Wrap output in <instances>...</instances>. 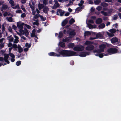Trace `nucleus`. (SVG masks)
<instances>
[{
	"label": "nucleus",
	"instance_id": "obj_1",
	"mask_svg": "<svg viewBox=\"0 0 121 121\" xmlns=\"http://www.w3.org/2000/svg\"><path fill=\"white\" fill-rule=\"evenodd\" d=\"M59 53L60 54L56 53V56L59 57L60 56V55H61L63 57H66L77 55V53L76 52L71 50H62L59 52Z\"/></svg>",
	"mask_w": 121,
	"mask_h": 121
},
{
	"label": "nucleus",
	"instance_id": "obj_2",
	"mask_svg": "<svg viewBox=\"0 0 121 121\" xmlns=\"http://www.w3.org/2000/svg\"><path fill=\"white\" fill-rule=\"evenodd\" d=\"M93 42L88 41H86L85 43L86 45H87L86 48V50L91 51L93 50L94 48V46L92 45L93 44Z\"/></svg>",
	"mask_w": 121,
	"mask_h": 121
},
{
	"label": "nucleus",
	"instance_id": "obj_3",
	"mask_svg": "<svg viewBox=\"0 0 121 121\" xmlns=\"http://www.w3.org/2000/svg\"><path fill=\"white\" fill-rule=\"evenodd\" d=\"M71 29L70 28H68V30L67 33L68 34H69L70 37V38H71L75 36L76 35V32H75V30H72L70 31Z\"/></svg>",
	"mask_w": 121,
	"mask_h": 121
},
{
	"label": "nucleus",
	"instance_id": "obj_4",
	"mask_svg": "<svg viewBox=\"0 0 121 121\" xmlns=\"http://www.w3.org/2000/svg\"><path fill=\"white\" fill-rule=\"evenodd\" d=\"M118 50L117 49L114 48H111L107 50V51L109 53L112 54L116 53L118 52Z\"/></svg>",
	"mask_w": 121,
	"mask_h": 121
},
{
	"label": "nucleus",
	"instance_id": "obj_5",
	"mask_svg": "<svg viewBox=\"0 0 121 121\" xmlns=\"http://www.w3.org/2000/svg\"><path fill=\"white\" fill-rule=\"evenodd\" d=\"M84 49V47L83 46L80 45L79 46H77L73 48L74 51H81L83 50Z\"/></svg>",
	"mask_w": 121,
	"mask_h": 121
},
{
	"label": "nucleus",
	"instance_id": "obj_6",
	"mask_svg": "<svg viewBox=\"0 0 121 121\" xmlns=\"http://www.w3.org/2000/svg\"><path fill=\"white\" fill-rule=\"evenodd\" d=\"M21 23V21H19L17 23V26L19 29H23V26L25 25V24L24 23Z\"/></svg>",
	"mask_w": 121,
	"mask_h": 121
},
{
	"label": "nucleus",
	"instance_id": "obj_7",
	"mask_svg": "<svg viewBox=\"0 0 121 121\" xmlns=\"http://www.w3.org/2000/svg\"><path fill=\"white\" fill-rule=\"evenodd\" d=\"M108 8H103V9L104 10H107L108 14H110L111 15V14L113 13V10L112 8L107 9Z\"/></svg>",
	"mask_w": 121,
	"mask_h": 121
},
{
	"label": "nucleus",
	"instance_id": "obj_8",
	"mask_svg": "<svg viewBox=\"0 0 121 121\" xmlns=\"http://www.w3.org/2000/svg\"><path fill=\"white\" fill-rule=\"evenodd\" d=\"M112 43L114 44V43L118 41V39L116 37H113L110 40Z\"/></svg>",
	"mask_w": 121,
	"mask_h": 121
},
{
	"label": "nucleus",
	"instance_id": "obj_9",
	"mask_svg": "<svg viewBox=\"0 0 121 121\" xmlns=\"http://www.w3.org/2000/svg\"><path fill=\"white\" fill-rule=\"evenodd\" d=\"M106 46L104 44H103L100 45L99 46V49L101 52H103L104 51V49L105 48Z\"/></svg>",
	"mask_w": 121,
	"mask_h": 121
},
{
	"label": "nucleus",
	"instance_id": "obj_10",
	"mask_svg": "<svg viewBox=\"0 0 121 121\" xmlns=\"http://www.w3.org/2000/svg\"><path fill=\"white\" fill-rule=\"evenodd\" d=\"M62 10L61 9H58L57 11V15H59L58 13H59L60 15L61 16H63V14L65 12L62 11Z\"/></svg>",
	"mask_w": 121,
	"mask_h": 121
},
{
	"label": "nucleus",
	"instance_id": "obj_11",
	"mask_svg": "<svg viewBox=\"0 0 121 121\" xmlns=\"http://www.w3.org/2000/svg\"><path fill=\"white\" fill-rule=\"evenodd\" d=\"M38 9L40 10L41 9H43V12L46 14L47 13L49 10V8H38Z\"/></svg>",
	"mask_w": 121,
	"mask_h": 121
},
{
	"label": "nucleus",
	"instance_id": "obj_12",
	"mask_svg": "<svg viewBox=\"0 0 121 121\" xmlns=\"http://www.w3.org/2000/svg\"><path fill=\"white\" fill-rule=\"evenodd\" d=\"M102 22V20L101 18H98L96 21V23L97 24H99Z\"/></svg>",
	"mask_w": 121,
	"mask_h": 121
},
{
	"label": "nucleus",
	"instance_id": "obj_13",
	"mask_svg": "<svg viewBox=\"0 0 121 121\" xmlns=\"http://www.w3.org/2000/svg\"><path fill=\"white\" fill-rule=\"evenodd\" d=\"M68 20L67 18L64 20L62 23V26H64L67 23Z\"/></svg>",
	"mask_w": 121,
	"mask_h": 121
},
{
	"label": "nucleus",
	"instance_id": "obj_14",
	"mask_svg": "<svg viewBox=\"0 0 121 121\" xmlns=\"http://www.w3.org/2000/svg\"><path fill=\"white\" fill-rule=\"evenodd\" d=\"M70 38V37H68L63 39L62 40V41L64 42H68L70 41L69 38Z\"/></svg>",
	"mask_w": 121,
	"mask_h": 121
},
{
	"label": "nucleus",
	"instance_id": "obj_15",
	"mask_svg": "<svg viewBox=\"0 0 121 121\" xmlns=\"http://www.w3.org/2000/svg\"><path fill=\"white\" fill-rule=\"evenodd\" d=\"M14 37L15 39L14 41V43H18V42L19 41L18 40L19 38L18 36L15 35H14Z\"/></svg>",
	"mask_w": 121,
	"mask_h": 121
},
{
	"label": "nucleus",
	"instance_id": "obj_16",
	"mask_svg": "<svg viewBox=\"0 0 121 121\" xmlns=\"http://www.w3.org/2000/svg\"><path fill=\"white\" fill-rule=\"evenodd\" d=\"M4 60H8L9 56V55L7 54H4Z\"/></svg>",
	"mask_w": 121,
	"mask_h": 121
},
{
	"label": "nucleus",
	"instance_id": "obj_17",
	"mask_svg": "<svg viewBox=\"0 0 121 121\" xmlns=\"http://www.w3.org/2000/svg\"><path fill=\"white\" fill-rule=\"evenodd\" d=\"M91 35V33L90 31H85L84 33V36L85 37L86 36L90 35Z\"/></svg>",
	"mask_w": 121,
	"mask_h": 121
},
{
	"label": "nucleus",
	"instance_id": "obj_18",
	"mask_svg": "<svg viewBox=\"0 0 121 121\" xmlns=\"http://www.w3.org/2000/svg\"><path fill=\"white\" fill-rule=\"evenodd\" d=\"M101 13L102 14L104 15L105 16H109L110 15V14H108V12H106L104 11H101Z\"/></svg>",
	"mask_w": 121,
	"mask_h": 121
},
{
	"label": "nucleus",
	"instance_id": "obj_19",
	"mask_svg": "<svg viewBox=\"0 0 121 121\" xmlns=\"http://www.w3.org/2000/svg\"><path fill=\"white\" fill-rule=\"evenodd\" d=\"M18 52L20 53H21L23 51L20 45H18Z\"/></svg>",
	"mask_w": 121,
	"mask_h": 121
},
{
	"label": "nucleus",
	"instance_id": "obj_20",
	"mask_svg": "<svg viewBox=\"0 0 121 121\" xmlns=\"http://www.w3.org/2000/svg\"><path fill=\"white\" fill-rule=\"evenodd\" d=\"M59 46L62 47H64L65 46V43L62 42H60L59 43Z\"/></svg>",
	"mask_w": 121,
	"mask_h": 121
},
{
	"label": "nucleus",
	"instance_id": "obj_21",
	"mask_svg": "<svg viewBox=\"0 0 121 121\" xmlns=\"http://www.w3.org/2000/svg\"><path fill=\"white\" fill-rule=\"evenodd\" d=\"M93 52L94 53H97V54H99L102 52L99 49L94 50L93 51Z\"/></svg>",
	"mask_w": 121,
	"mask_h": 121
},
{
	"label": "nucleus",
	"instance_id": "obj_22",
	"mask_svg": "<svg viewBox=\"0 0 121 121\" xmlns=\"http://www.w3.org/2000/svg\"><path fill=\"white\" fill-rule=\"evenodd\" d=\"M75 21L74 19L73 18H72L69 21V23L70 25H72L74 23Z\"/></svg>",
	"mask_w": 121,
	"mask_h": 121
},
{
	"label": "nucleus",
	"instance_id": "obj_23",
	"mask_svg": "<svg viewBox=\"0 0 121 121\" xmlns=\"http://www.w3.org/2000/svg\"><path fill=\"white\" fill-rule=\"evenodd\" d=\"M48 55L49 56H56V53H55L53 52H51L48 53Z\"/></svg>",
	"mask_w": 121,
	"mask_h": 121
},
{
	"label": "nucleus",
	"instance_id": "obj_24",
	"mask_svg": "<svg viewBox=\"0 0 121 121\" xmlns=\"http://www.w3.org/2000/svg\"><path fill=\"white\" fill-rule=\"evenodd\" d=\"M106 33L108 36L110 37H113L114 36V34L113 33H110L108 32H106Z\"/></svg>",
	"mask_w": 121,
	"mask_h": 121
},
{
	"label": "nucleus",
	"instance_id": "obj_25",
	"mask_svg": "<svg viewBox=\"0 0 121 121\" xmlns=\"http://www.w3.org/2000/svg\"><path fill=\"white\" fill-rule=\"evenodd\" d=\"M39 16L41 18V20L42 21H44L46 20V17H44L43 16L39 14Z\"/></svg>",
	"mask_w": 121,
	"mask_h": 121
},
{
	"label": "nucleus",
	"instance_id": "obj_26",
	"mask_svg": "<svg viewBox=\"0 0 121 121\" xmlns=\"http://www.w3.org/2000/svg\"><path fill=\"white\" fill-rule=\"evenodd\" d=\"M108 5V4L105 2L101 3V5L103 7H106Z\"/></svg>",
	"mask_w": 121,
	"mask_h": 121
},
{
	"label": "nucleus",
	"instance_id": "obj_27",
	"mask_svg": "<svg viewBox=\"0 0 121 121\" xmlns=\"http://www.w3.org/2000/svg\"><path fill=\"white\" fill-rule=\"evenodd\" d=\"M68 46L70 48H73L74 46V43H69L68 45Z\"/></svg>",
	"mask_w": 121,
	"mask_h": 121
},
{
	"label": "nucleus",
	"instance_id": "obj_28",
	"mask_svg": "<svg viewBox=\"0 0 121 121\" xmlns=\"http://www.w3.org/2000/svg\"><path fill=\"white\" fill-rule=\"evenodd\" d=\"M105 26V25L104 23H102L99 26V28H103Z\"/></svg>",
	"mask_w": 121,
	"mask_h": 121
},
{
	"label": "nucleus",
	"instance_id": "obj_29",
	"mask_svg": "<svg viewBox=\"0 0 121 121\" xmlns=\"http://www.w3.org/2000/svg\"><path fill=\"white\" fill-rule=\"evenodd\" d=\"M33 25H36L37 26H38L39 25V20L38 19H37L35 20V22H34L33 23Z\"/></svg>",
	"mask_w": 121,
	"mask_h": 121
},
{
	"label": "nucleus",
	"instance_id": "obj_30",
	"mask_svg": "<svg viewBox=\"0 0 121 121\" xmlns=\"http://www.w3.org/2000/svg\"><path fill=\"white\" fill-rule=\"evenodd\" d=\"M102 36V34L100 33H98L96 35V37L97 38L101 37Z\"/></svg>",
	"mask_w": 121,
	"mask_h": 121
},
{
	"label": "nucleus",
	"instance_id": "obj_31",
	"mask_svg": "<svg viewBox=\"0 0 121 121\" xmlns=\"http://www.w3.org/2000/svg\"><path fill=\"white\" fill-rule=\"evenodd\" d=\"M79 56L81 57H85L86 56V55L85 53L84 52H82L81 54H80L79 55Z\"/></svg>",
	"mask_w": 121,
	"mask_h": 121
},
{
	"label": "nucleus",
	"instance_id": "obj_32",
	"mask_svg": "<svg viewBox=\"0 0 121 121\" xmlns=\"http://www.w3.org/2000/svg\"><path fill=\"white\" fill-rule=\"evenodd\" d=\"M116 30L114 29H112L109 30V31H110L111 33H113V34H114V33H115L116 32Z\"/></svg>",
	"mask_w": 121,
	"mask_h": 121
},
{
	"label": "nucleus",
	"instance_id": "obj_33",
	"mask_svg": "<svg viewBox=\"0 0 121 121\" xmlns=\"http://www.w3.org/2000/svg\"><path fill=\"white\" fill-rule=\"evenodd\" d=\"M95 55V56H99L100 58H102L104 56L102 54H100V53L99 54H97Z\"/></svg>",
	"mask_w": 121,
	"mask_h": 121
},
{
	"label": "nucleus",
	"instance_id": "obj_34",
	"mask_svg": "<svg viewBox=\"0 0 121 121\" xmlns=\"http://www.w3.org/2000/svg\"><path fill=\"white\" fill-rule=\"evenodd\" d=\"M100 0H97L94 1V2L95 4L98 5L100 3Z\"/></svg>",
	"mask_w": 121,
	"mask_h": 121
},
{
	"label": "nucleus",
	"instance_id": "obj_35",
	"mask_svg": "<svg viewBox=\"0 0 121 121\" xmlns=\"http://www.w3.org/2000/svg\"><path fill=\"white\" fill-rule=\"evenodd\" d=\"M83 8H76L75 9V12H76L78 13L82 10V9Z\"/></svg>",
	"mask_w": 121,
	"mask_h": 121
},
{
	"label": "nucleus",
	"instance_id": "obj_36",
	"mask_svg": "<svg viewBox=\"0 0 121 121\" xmlns=\"http://www.w3.org/2000/svg\"><path fill=\"white\" fill-rule=\"evenodd\" d=\"M5 27L4 26V24H2V33H3L4 31H5Z\"/></svg>",
	"mask_w": 121,
	"mask_h": 121
},
{
	"label": "nucleus",
	"instance_id": "obj_37",
	"mask_svg": "<svg viewBox=\"0 0 121 121\" xmlns=\"http://www.w3.org/2000/svg\"><path fill=\"white\" fill-rule=\"evenodd\" d=\"M63 36V34L61 32H60L59 33L58 37L59 38H61Z\"/></svg>",
	"mask_w": 121,
	"mask_h": 121
},
{
	"label": "nucleus",
	"instance_id": "obj_38",
	"mask_svg": "<svg viewBox=\"0 0 121 121\" xmlns=\"http://www.w3.org/2000/svg\"><path fill=\"white\" fill-rule=\"evenodd\" d=\"M39 17V14H36L35 15V16L33 17V18L35 19H37Z\"/></svg>",
	"mask_w": 121,
	"mask_h": 121
},
{
	"label": "nucleus",
	"instance_id": "obj_39",
	"mask_svg": "<svg viewBox=\"0 0 121 121\" xmlns=\"http://www.w3.org/2000/svg\"><path fill=\"white\" fill-rule=\"evenodd\" d=\"M9 2L12 6H14V3L13 1L12 0L9 1Z\"/></svg>",
	"mask_w": 121,
	"mask_h": 121
},
{
	"label": "nucleus",
	"instance_id": "obj_40",
	"mask_svg": "<svg viewBox=\"0 0 121 121\" xmlns=\"http://www.w3.org/2000/svg\"><path fill=\"white\" fill-rule=\"evenodd\" d=\"M54 1L55 2L56 6V7H59V4L58 3L57 0H55Z\"/></svg>",
	"mask_w": 121,
	"mask_h": 121
},
{
	"label": "nucleus",
	"instance_id": "obj_41",
	"mask_svg": "<svg viewBox=\"0 0 121 121\" xmlns=\"http://www.w3.org/2000/svg\"><path fill=\"white\" fill-rule=\"evenodd\" d=\"M32 11V14L33 15H35L36 13V11L35 10V8H31Z\"/></svg>",
	"mask_w": 121,
	"mask_h": 121
},
{
	"label": "nucleus",
	"instance_id": "obj_42",
	"mask_svg": "<svg viewBox=\"0 0 121 121\" xmlns=\"http://www.w3.org/2000/svg\"><path fill=\"white\" fill-rule=\"evenodd\" d=\"M3 2H0V5H2V8H7V6L6 5H3Z\"/></svg>",
	"mask_w": 121,
	"mask_h": 121
},
{
	"label": "nucleus",
	"instance_id": "obj_43",
	"mask_svg": "<svg viewBox=\"0 0 121 121\" xmlns=\"http://www.w3.org/2000/svg\"><path fill=\"white\" fill-rule=\"evenodd\" d=\"M21 61L20 60H18L17 61L16 63V65L17 66H19L20 65L21 63Z\"/></svg>",
	"mask_w": 121,
	"mask_h": 121
},
{
	"label": "nucleus",
	"instance_id": "obj_44",
	"mask_svg": "<svg viewBox=\"0 0 121 121\" xmlns=\"http://www.w3.org/2000/svg\"><path fill=\"white\" fill-rule=\"evenodd\" d=\"M9 55L11 57H12V58H15V56L13 54L11 53H9Z\"/></svg>",
	"mask_w": 121,
	"mask_h": 121
},
{
	"label": "nucleus",
	"instance_id": "obj_45",
	"mask_svg": "<svg viewBox=\"0 0 121 121\" xmlns=\"http://www.w3.org/2000/svg\"><path fill=\"white\" fill-rule=\"evenodd\" d=\"M31 45L30 44H29L28 43H26L25 46L26 47H28V48H30L31 46Z\"/></svg>",
	"mask_w": 121,
	"mask_h": 121
},
{
	"label": "nucleus",
	"instance_id": "obj_46",
	"mask_svg": "<svg viewBox=\"0 0 121 121\" xmlns=\"http://www.w3.org/2000/svg\"><path fill=\"white\" fill-rule=\"evenodd\" d=\"M118 16L117 15H114L113 20H116L118 19Z\"/></svg>",
	"mask_w": 121,
	"mask_h": 121
},
{
	"label": "nucleus",
	"instance_id": "obj_47",
	"mask_svg": "<svg viewBox=\"0 0 121 121\" xmlns=\"http://www.w3.org/2000/svg\"><path fill=\"white\" fill-rule=\"evenodd\" d=\"M16 12L17 13H22V11L20 10H19L16 11Z\"/></svg>",
	"mask_w": 121,
	"mask_h": 121
},
{
	"label": "nucleus",
	"instance_id": "obj_48",
	"mask_svg": "<svg viewBox=\"0 0 121 121\" xmlns=\"http://www.w3.org/2000/svg\"><path fill=\"white\" fill-rule=\"evenodd\" d=\"M31 37H35V38L38 39V37H37V36L35 35V34H32V33L31 34Z\"/></svg>",
	"mask_w": 121,
	"mask_h": 121
},
{
	"label": "nucleus",
	"instance_id": "obj_49",
	"mask_svg": "<svg viewBox=\"0 0 121 121\" xmlns=\"http://www.w3.org/2000/svg\"><path fill=\"white\" fill-rule=\"evenodd\" d=\"M12 47L15 48H18V47L17 45L15 44H13L12 45Z\"/></svg>",
	"mask_w": 121,
	"mask_h": 121
},
{
	"label": "nucleus",
	"instance_id": "obj_50",
	"mask_svg": "<svg viewBox=\"0 0 121 121\" xmlns=\"http://www.w3.org/2000/svg\"><path fill=\"white\" fill-rule=\"evenodd\" d=\"M13 19L11 17H9V18L8 19V21L10 22H12Z\"/></svg>",
	"mask_w": 121,
	"mask_h": 121
},
{
	"label": "nucleus",
	"instance_id": "obj_51",
	"mask_svg": "<svg viewBox=\"0 0 121 121\" xmlns=\"http://www.w3.org/2000/svg\"><path fill=\"white\" fill-rule=\"evenodd\" d=\"M88 26L89 28L90 29H92L93 28L92 25L91 24H89Z\"/></svg>",
	"mask_w": 121,
	"mask_h": 121
},
{
	"label": "nucleus",
	"instance_id": "obj_52",
	"mask_svg": "<svg viewBox=\"0 0 121 121\" xmlns=\"http://www.w3.org/2000/svg\"><path fill=\"white\" fill-rule=\"evenodd\" d=\"M26 16L25 13H24L21 14V17L22 18H24Z\"/></svg>",
	"mask_w": 121,
	"mask_h": 121
},
{
	"label": "nucleus",
	"instance_id": "obj_53",
	"mask_svg": "<svg viewBox=\"0 0 121 121\" xmlns=\"http://www.w3.org/2000/svg\"><path fill=\"white\" fill-rule=\"evenodd\" d=\"M32 5L30 4H29V5L30 8H34L35 7V3H32Z\"/></svg>",
	"mask_w": 121,
	"mask_h": 121
},
{
	"label": "nucleus",
	"instance_id": "obj_54",
	"mask_svg": "<svg viewBox=\"0 0 121 121\" xmlns=\"http://www.w3.org/2000/svg\"><path fill=\"white\" fill-rule=\"evenodd\" d=\"M39 8H44V5L43 4H39V5H38Z\"/></svg>",
	"mask_w": 121,
	"mask_h": 121
},
{
	"label": "nucleus",
	"instance_id": "obj_55",
	"mask_svg": "<svg viewBox=\"0 0 121 121\" xmlns=\"http://www.w3.org/2000/svg\"><path fill=\"white\" fill-rule=\"evenodd\" d=\"M4 43H1L0 44V47L1 48H2L4 47Z\"/></svg>",
	"mask_w": 121,
	"mask_h": 121
},
{
	"label": "nucleus",
	"instance_id": "obj_56",
	"mask_svg": "<svg viewBox=\"0 0 121 121\" xmlns=\"http://www.w3.org/2000/svg\"><path fill=\"white\" fill-rule=\"evenodd\" d=\"M13 29L14 30H16L17 29L16 26L14 25H13L12 26Z\"/></svg>",
	"mask_w": 121,
	"mask_h": 121
},
{
	"label": "nucleus",
	"instance_id": "obj_57",
	"mask_svg": "<svg viewBox=\"0 0 121 121\" xmlns=\"http://www.w3.org/2000/svg\"><path fill=\"white\" fill-rule=\"evenodd\" d=\"M8 30L10 32H12V30L11 27H9V28Z\"/></svg>",
	"mask_w": 121,
	"mask_h": 121
},
{
	"label": "nucleus",
	"instance_id": "obj_58",
	"mask_svg": "<svg viewBox=\"0 0 121 121\" xmlns=\"http://www.w3.org/2000/svg\"><path fill=\"white\" fill-rule=\"evenodd\" d=\"M89 23L92 24H94V23L92 19L90 20L89 21Z\"/></svg>",
	"mask_w": 121,
	"mask_h": 121
},
{
	"label": "nucleus",
	"instance_id": "obj_59",
	"mask_svg": "<svg viewBox=\"0 0 121 121\" xmlns=\"http://www.w3.org/2000/svg\"><path fill=\"white\" fill-rule=\"evenodd\" d=\"M108 18V17H107L105 16H104L103 17V20L104 21H106L107 20Z\"/></svg>",
	"mask_w": 121,
	"mask_h": 121
},
{
	"label": "nucleus",
	"instance_id": "obj_60",
	"mask_svg": "<svg viewBox=\"0 0 121 121\" xmlns=\"http://www.w3.org/2000/svg\"><path fill=\"white\" fill-rule=\"evenodd\" d=\"M73 2H72L71 0H70L69 3L67 5V6H68L70 5H71L72 4H73Z\"/></svg>",
	"mask_w": 121,
	"mask_h": 121
},
{
	"label": "nucleus",
	"instance_id": "obj_61",
	"mask_svg": "<svg viewBox=\"0 0 121 121\" xmlns=\"http://www.w3.org/2000/svg\"><path fill=\"white\" fill-rule=\"evenodd\" d=\"M26 26V27L29 29H30L31 28V27L29 25H27V24H25Z\"/></svg>",
	"mask_w": 121,
	"mask_h": 121
},
{
	"label": "nucleus",
	"instance_id": "obj_62",
	"mask_svg": "<svg viewBox=\"0 0 121 121\" xmlns=\"http://www.w3.org/2000/svg\"><path fill=\"white\" fill-rule=\"evenodd\" d=\"M24 32H23V34H25L28 31L27 30V29L26 28H24Z\"/></svg>",
	"mask_w": 121,
	"mask_h": 121
},
{
	"label": "nucleus",
	"instance_id": "obj_63",
	"mask_svg": "<svg viewBox=\"0 0 121 121\" xmlns=\"http://www.w3.org/2000/svg\"><path fill=\"white\" fill-rule=\"evenodd\" d=\"M70 64L72 65H73L74 64L73 61V60H71L70 62Z\"/></svg>",
	"mask_w": 121,
	"mask_h": 121
},
{
	"label": "nucleus",
	"instance_id": "obj_64",
	"mask_svg": "<svg viewBox=\"0 0 121 121\" xmlns=\"http://www.w3.org/2000/svg\"><path fill=\"white\" fill-rule=\"evenodd\" d=\"M70 14V13L69 12H66L65 14V16H68Z\"/></svg>",
	"mask_w": 121,
	"mask_h": 121
}]
</instances>
